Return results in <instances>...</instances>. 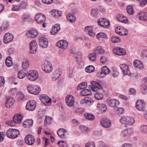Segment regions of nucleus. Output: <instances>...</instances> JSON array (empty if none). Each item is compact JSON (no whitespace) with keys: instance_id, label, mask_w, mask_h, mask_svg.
I'll return each instance as SVG.
<instances>
[{"instance_id":"obj_27","label":"nucleus","mask_w":147,"mask_h":147,"mask_svg":"<svg viewBox=\"0 0 147 147\" xmlns=\"http://www.w3.org/2000/svg\"><path fill=\"white\" fill-rule=\"evenodd\" d=\"M133 63L134 66L135 67L139 69H142L144 67L143 64L139 60H135L134 61Z\"/></svg>"},{"instance_id":"obj_32","label":"nucleus","mask_w":147,"mask_h":147,"mask_svg":"<svg viewBox=\"0 0 147 147\" xmlns=\"http://www.w3.org/2000/svg\"><path fill=\"white\" fill-rule=\"evenodd\" d=\"M97 108L99 109V110L102 113L105 112L107 110V108L105 105L103 103H98L96 106Z\"/></svg>"},{"instance_id":"obj_54","label":"nucleus","mask_w":147,"mask_h":147,"mask_svg":"<svg viewBox=\"0 0 147 147\" xmlns=\"http://www.w3.org/2000/svg\"><path fill=\"white\" fill-rule=\"evenodd\" d=\"M91 15L94 17H96L98 15L97 10L96 9H92L91 11Z\"/></svg>"},{"instance_id":"obj_51","label":"nucleus","mask_w":147,"mask_h":147,"mask_svg":"<svg viewBox=\"0 0 147 147\" xmlns=\"http://www.w3.org/2000/svg\"><path fill=\"white\" fill-rule=\"evenodd\" d=\"M140 131L143 133H147V125H142L140 127Z\"/></svg>"},{"instance_id":"obj_61","label":"nucleus","mask_w":147,"mask_h":147,"mask_svg":"<svg viewBox=\"0 0 147 147\" xmlns=\"http://www.w3.org/2000/svg\"><path fill=\"white\" fill-rule=\"evenodd\" d=\"M5 135V134L3 132H0V142H2L3 141Z\"/></svg>"},{"instance_id":"obj_56","label":"nucleus","mask_w":147,"mask_h":147,"mask_svg":"<svg viewBox=\"0 0 147 147\" xmlns=\"http://www.w3.org/2000/svg\"><path fill=\"white\" fill-rule=\"evenodd\" d=\"M85 147H95V144L92 142H88L86 144Z\"/></svg>"},{"instance_id":"obj_6","label":"nucleus","mask_w":147,"mask_h":147,"mask_svg":"<svg viewBox=\"0 0 147 147\" xmlns=\"http://www.w3.org/2000/svg\"><path fill=\"white\" fill-rule=\"evenodd\" d=\"M43 70L47 73H49L52 70V66L50 62L46 61H44L42 66Z\"/></svg>"},{"instance_id":"obj_21","label":"nucleus","mask_w":147,"mask_h":147,"mask_svg":"<svg viewBox=\"0 0 147 147\" xmlns=\"http://www.w3.org/2000/svg\"><path fill=\"white\" fill-rule=\"evenodd\" d=\"M39 44L42 48H46L47 47L48 43L46 38L42 37L39 39Z\"/></svg>"},{"instance_id":"obj_35","label":"nucleus","mask_w":147,"mask_h":147,"mask_svg":"<svg viewBox=\"0 0 147 147\" xmlns=\"http://www.w3.org/2000/svg\"><path fill=\"white\" fill-rule=\"evenodd\" d=\"M84 116L87 119L90 120H93L94 119V117L91 113H86L84 114Z\"/></svg>"},{"instance_id":"obj_40","label":"nucleus","mask_w":147,"mask_h":147,"mask_svg":"<svg viewBox=\"0 0 147 147\" xmlns=\"http://www.w3.org/2000/svg\"><path fill=\"white\" fill-rule=\"evenodd\" d=\"M27 74L23 70H20L19 71L18 74V78L19 79H22L25 76H27Z\"/></svg>"},{"instance_id":"obj_64","label":"nucleus","mask_w":147,"mask_h":147,"mask_svg":"<svg viewBox=\"0 0 147 147\" xmlns=\"http://www.w3.org/2000/svg\"><path fill=\"white\" fill-rule=\"evenodd\" d=\"M75 111V112L77 113L80 114L83 112V109L80 108H78L76 109Z\"/></svg>"},{"instance_id":"obj_37","label":"nucleus","mask_w":147,"mask_h":147,"mask_svg":"<svg viewBox=\"0 0 147 147\" xmlns=\"http://www.w3.org/2000/svg\"><path fill=\"white\" fill-rule=\"evenodd\" d=\"M5 63L7 66L9 67H11L13 64L11 58L10 57H7L6 59Z\"/></svg>"},{"instance_id":"obj_15","label":"nucleus","mask_w":147,"mask_h":147,"mask_svg":"<svg viewBox=\"0 0 147 147\" xmlns=\"http://www.w3.org/2000/svg\"><path fill=\"white\" fill-rule=\"evenodd\" d=\"M115 32L121 35H126L128 33V31L123 27L119 26L115 29Z\"/></svg>"},{"instance_id":"obj_8","label":"nucleus","mask_w":147,"mask_h":147,"mask_svg":"<svg viewBox=\"0 0 147 147\" xmlns=\"http://www.w3.org/2000/svg\"><path fill=\"white\" fill-rule=\"evenodd\" d=\"M40 100L41 102L45 105H50L51 99L45 94L41 95L40 97Z\"/></svg>"},{"instance_id":"obj_3","label":"nucleus","mask_w":147,"mask_h":147,"mask_svg":"<svg viewBox=\"0 0 147 147\" xmlns=\"http://www.w3.org/2000/svg\"><path fill=\"white\" fill-rule=\"evenodd\" d=\"M38 74L35 70H31L29 71L27 75V79L29 81H33L36 80L38 78Z\"/></svg>"},{"instance_id":"obj_50","label":"nucleus","mask_w":147,"mask_h":147,"mask_svg":"<svg viewBox=\"0 0 147 147\" xmlns=\"http://www.w3.org/2000/svg\"><path fill=\"white\" fill-rule=\"evenodd\" d=\"M106 19L105 18H100L97 21V23L99 25H100L101 26L103 27L105 22H106Z\"/></svg>"},{"instance_id":"obj_42","label":"nucleus","mask_w":147,"mask_h":147,"mask_svg":"<svg viewBox=\"0 0 147 147\" xmlns=\"http://www.w3.org/2000/svg\"><path fill=\"white\" fill-rule=\"evenodd\" d=\"M87 86V85L86 82H83L78 85L77 87V89L78 90H80L85 89Z\"/></svg>"},{"instance_id":"obj_52","label":"nucleus","mask_w":147,"mask_h":147,"mask_svg":"<svg viewBox=\"0 0 147 147\" xmlns=\"http://www.w3.org/2000/svg\"><path fill=\"white\" fill-rule=\"evenodd\" d=\"M127 12L131 14H132L134 13V10L132 6L131 5H128L127 7Z\"/></svg>"},{"instance_id":"obj_17","label":"nucleus","mask_w":147,"mask_h":147,"mask_svg":"<svg viewBox=\"0 0 147 147\" xmlns=\"http://www.w3.org/2000/svg\"><path fill=\"white\" fill-rule=\"evenodd\" d=\"M107 103L109 106L112 107H114L119 105V102L116 99H113L108 100Z\"/></svg>"},{"instance_id":"obj_5","label":"nucleus","mask_w":147,"mask_h":147,"mask_svg":"<svg viewBox=\"0 0 147 147\" xmlns=\"http://www.w3.org/2000/svg\"><path fill=\"white\" fill-rule=\"evenodd\" d=\"M133 133L132 130L131 128L125 129L121 131L120 136L125 139L127 140L129 138Z\"/></svg>"},{"instance_id":"obj_49","label":"nucleus","mask_w":147,"mask_h":147,"mask_svg":"<svg viewBox=\"0 0 147 147\" xmlns=\"http://www.w3.org/2000/svg\"><path fill=\"white\" fill-rule=\"evenodd\" d=\"M111 40L112 42L115 43L119 42L120 41V39L118 36H113L112 37Z\"/></svg>"},{"instance_id":"obj_31","label":"nucleus","mask_w":147,"mask_h":147,"mask_svg":"<svg viewBox=\"0 0 147 147\" xmlns=\"http://www.w3.org/2000/svg\"><path fill=\"white\" fill-rule=\"evenodd\" d=\"M116 18L117 20L121 22L126 23L128 22V19L126 17L120 14H119L117 16Z\"/></svg>"},{"instance_id":"obj_53","label":"nucleus","mask_w":147,"mask_h":147,"mask_svg":"<svg viewBox=\"0 0 147 147\" xmlns=\"http://www.w3.org/2000/svg\"><path fill=\"white\" fill-rule=\"evenodd\" d=\"M106 36V34L103 32H100L98 33L96 35V37L99 39L100 38H105Z\"/></svg>"},{"instance_id":"obj_57","label":"nucleus","mask_w":147,"mask_h":147,"mask_svg":"<svg viewBox=\"0 0 147 147\" xmlns=\"http://www.w3.org/2000/svg\"><path fill=\"white\" fill-rule=\"evenodd\" d=\"M29 65V62L27 61H23L22 63V67L24 69L27 68Z\"/></svg>"},{"instance_id":"obj_33","label":"nucleus","mask_w":147,"mask_h":147,"mask_svg":"<svg viewBox=\"0 0 147 147\" xmlns=\"http://www.w3.org/2000/svg\"><path fill=\"white\" fill-rule=\"evenodd\" d=\"M33 120L31 119L26 120L23 123V126L26 128H28L32 126L33 124Z\"/></svg>"},{"instance_id":"obj_39","label":"nucleus","mask_w":147,"mask_h":147,"mask_svg":"<svg viewBox=\"0 0 147 147\" xmlns=\"http://www.w3.org/2000/svg\"><path fill=\"white\" fill-rule=\"evenodd\" d=\"M141 92L143 94H145L147 93V86L145 84H142L141 86Z\"/></svg>"},{"instance_id":"obj_36","label":"nucleus","mask_w":147,"mask_h":147,"mask_svg":"<svg viewBox=\"0 0 147 147\" xmlns=\"http://www.w3.org/2000/svg\"><path fill=\"white\" fill-rule=\"evenodd\" d=\"M110 72V70L106 66H104L102 68V72L100 74L106 75L109 74Z\"/></svg>"},{"instance_id":"obj_24","label":"nucleus","mask_w":147,"mask_h":147,"mask_svg":"<svg viewBox=\"0 0 147 147\" xmlns=\"http://www.w3.org/2000/svg\"><path fill=\"white\" fill-rule=\"evenodd\" d=\"M57 134L60 137L64 138L67 134V131L64 129L60 128L57 131Z\"/></svg>"},{"instance_id":"obj_60","label":"nucleus","mask_w":147,"mask_h":147,"mask_svg":"<svg viewBox=\"0 0 147 147\" xmlns=\"http://www.w3.org/2000/svg\"><path fill=\"white\" fill-rule=\"evenodd\" d=\"M100 61L101 63L104 64L107 61V59L104 56H101L100 57Z\"/></svg>"},{"instance_id":"obj_19","label":"nucleus","mask_w":147,"mask_h":147,"mask_svg":"<svg viewBox=\"0 0 147 147\" xmlns=\"http://www.w3.org/2000/svg\"><path fill=\"white\" fill-rule=\"evenodd\" d=\"M30 52L32 53H34L37 51V44L34 40H32L30 44Z\"/></svg>"},{"instance_id":"obj_58","label":"nucleus","mask_w":147,"mask_h":147,"mask_svg":"<svg viewBox=\"0 0 147 147\" xmlns=\"http://www.w3.org/2000/svg\"><path fill=\"white\" fill-rule=\"evenodd\" d=\"M18 96L19 98L21 100H22L24 97V95L23 93L21 91L19 92L18 93Z\"/></svg>"},{"instance_id":"obj_47","label":"nucleus","mask_w":147,"mask_h":147,"mask_svg":"<svg viewBox=\"0 0 147 147\" xmlns=\"http://www.w3.org/2000/svg\"><path fill=\"white\" fill-rule=\"evenodd\" d=\"M94 97L96 99L98 100H101L103 98V94L100 93H96L94 95Z\"/></svg>"},{"instance_id":"obj_34","label":"nucleus","mask_w":147,"mask_h":147,"mask_svg":"<svg viewBox=\"0 0 147 147\" xmlns=\"http://www.w3.org/2000/svg\"><path fill=\"white\" fill-rule=\"evenodd\" d=\"M91 94L90 90L84 89H82L80 92V95L82 96H87Z\"/></svg>"},{"instance_id":"obj_25","label":"nucleus","mask_w":147,"mask_h":147,"mask_svg":"<svg viewBox=\"0 0 147 147\" xmlns=\"http://www.w3.org/2000/svg\"><path fill=\"white\" fill-rule=\"evenodd\" d=\"M14 100L11 97H8L7 98L5 102V105L6 107L9 108H11L13 105Z\"/></svg>"},{"instance_id":"obj_46","label":"nucleus","mask_w":147,"mask_h":147,"mask_svg":"<svg viewBox=\"0 0 147 147\" xmlns=\"http://www.w3.org/2000/svg\"><path fill=\"white\" fill-rule=\"evenodd\" d=\"M96 53H92L89 55V58L91 61H94L96 59Z\"/></svg>"},{"instance_id":"obj_29","label":"nucleus","mask_w":147,"mask_h":147,"mask_svg":"<svg viewBox=\"0 0 147 147\" xmlns=\"http://www.w3.org/2000/svg\"><path fill=\"white\" fill-rule=\"evenodd\" d=\"M22 118L21 115H16L13 118V121L16 123H20L22 122Z\"/></svg>"},{"instance_id":"obj_59","label":"nucleus","mask_w":147,"mask_h":147,"mask_svg":"<svg viewBox=\"0 0 147 147\" xmlns=\"http://www.w3.org/2000/svg\"><path fill=\"white\" fill-rule=\"evenodd\" d=\"M96 52L100 54H102L104 53V51L101 47H97L96 49Z\"/></svg>"},{"instance_id":"obj_48","label":"nucleus","mask_w":147,"mask_h":147,"mask_svg":"<svg viewBox=\"0 0 147 147\" xmlns=\"http://www.w3.org/2000/svg\"><path fill=\"white\" fill-rule=\"evenodd\" d=\"M115 113L118 114H122L124 112L123 109L121 107H117L115 109Z\"/></svg>"},{"instance_id":"obj_11","label":"nucleus","mask_w":147,"mask_h":147,"mask_svg":"<svg viewBox=\"0 0 147 147\" xmlns=\"http://www.w3.org/2000/svg\"><path fill=\"white\" fill-rule=\"evenodd\" d=\"M136 107L137 109L139 111H144L145 110V107L144 101L141 100H138L136 103Z\"/></svg>"},{"instance_id":"obj_12","label":"nucleus","mask_w":147,"mask_h":147,"mask_svg":"<svg viewBox=\"0 0 147 147\" xmlns=\"http://www.w3.org/2000/svg\"><path fill=\"white\" fill-rule=\"evenodd\" d=\"M56 45L60 48L63 50L65 49L67 47L68 42L65 40H61L57 42Z\"/></svg>"},{"instance_id":"obj_7","label":"nucleus","mask_w":147,"mask_h":147,"mask_svg":"<svg viewBox=\"0 0 147 147\" xmlns=\"http://www.w3.org/2000/svg\"><path fill=\"white\" fill-rule=\"evenodd\" d=\"M36 107V102L35 100H30L27 103L26 109L29 111H32L34 110Z\"/></svg>"},{"instance_id":"obj_10","label":"nucleus","mask_w":147,"mask_h":147,"mask_svg":"<svg viewBox=\"0 0 147 147\" xmlns=\"http://www.w3.org/2000/svg\"><path fill=\"white\" fill-rule=\"evenodd\" d=\"M67 105L69 107H72L74 103V98L72 95H67L65 99Z\"/></svg>"},{"instance_id":"obj_55","label":"nucleus","mask_w":147,"mask_h":147,"mask_svg":"<svg viewBox=\"0 0 147 147\" xmlns=\"http://www.w3.org/2000/svg\"><path fill=\"white\" fill-rule=\"evenodd\" d=\"M80 127L81 131L84 132H87L88 131V128L84 125H81L80 126Z\"/></svg>"},{"instance_id":"obj_62","label":"nucleus","mask_w":147,"mask_h":147,"mask_svg":"<svg viewBox=\"0 0 147 147\" xmlns=\"http://www.w3.org/2000/svg\"><path fill=\"white\" fill-rule=\"evenodd\" d=\"M113 76L114 77H117L119 75V72L116 69H113L112 72Z\"/></svg>"},{"instance_id":"obj_41","label":"nucleus","mask_w":147,"mask_h":147,"mask_svg":"<svg viewBox=\"0 0 147 147\" xmlns=\"http://www.w3.org/2000/svg\"><path fill=\"white\" fill-rule=\"evenodd\" d=\"M32 20L30 16L28 15L23 16L22 18V21L23 22H28L31 21Z\"/></svg>"},{"instance_id":"obj_14","label":"nucleus","mask_w":147,"mask_h":147,"mask_svg":"<svg viewBox=\"0 0 147 147\" xmlns=\"http://www.w3.org/2000/svg\"><path fill=\"white\" fill-rule=\"evenodd\" d=\"M100 123L103 127L106 128L109 127L111 125V122L109 118H104L100 120Z\"/></svg>"},{"instance_id":"obj_63","label":"nucleus","mask_w":147,"mask_h":147,"mask_svg":"<svg viewBox=\"0 0 147 147\" xmlns=\"http://www.w3.org/2000/svg\"><path fill=\"white\" fill-rule=\"evenodd\" d=\"M18 89L17 88H13L10 89L9 91V92L11 94H14L16 93Z\"/></svg>"},{"instance_id":"obj_9","label":"nucleus","mask_w":147,"mask_h":147,"mask_svg":"<svg viewBox=\"0 0 147 147\" xmlns=\"http://www.w3.org/2000/svg\"><path fill=\"white\" fill-rule=\"evenodd\" d=\"M35 20L38 23H42L45 22L46 18L43 14L42 13H38L35 16Z\"/></svg>"},{"instance_id":"obj_20","label":"nucleus","mask_w":147,"mask_h":147,"mask_svg":"<svg viewBox=\"0 0 147 147\" xmlns=\"http://www.w3.org/2000/svg\"><path fill=\"white\" fill-rule=\"evenodd\" d=\"M113 51L114 53L119 55H124L126 53V51L124 49L120 48L114 49Z\"/></svg>"},{"instance_id":"obj_18","label":"nucleus","mask_w":147,"mask_h":147,"mask_svg":"<svg viewBox=\"0 0 147 147\" xmlns=\"http://www.w3.org/2000/svg\"><path fill=\"white\" fill-rule=\"evenodd\" d=\"M13 38V35L7 33L5 34L3 38V42L5 44L8 43L12 41Z\"/></svg>"},{"instance_id":"obj_22","label":"nucleus","mask_w":147,"mask_h":147,"mask_svg":"<svg viewBox=\"0 0 147 147\" xmlns=\"http://www.w3.org/2000/svg\"><path fill=\"white\" fill-rule=\"evenodd\" d=\"M91 89L93 91H97L98 89H100L102 88L101 86L98 82L95 81H92L91 83Z\"/></svg>"},{"instance_id":"obj_4","label":"nucleus","mask_w":147,"mask_h":147,"mask_svg":"<svg viewBox=\"0 0 147 147\" xmlns=\"http://www.w3.org/2000/svg\"><path fill=\"white\" fill-rule=\"evenodd\" d=\"M19 134V131L17 129H9L7 132L6 135L8 138L14 139L17 138Z\"/></svg>"},{"instance_id":"obj_1","label":"nucleus","mask_w":147,"mask_h":147,"mask_svg":"<svg viewBox=\"0 0 147 147\" xmlns=\"http://www.w3.org/2000/svg\"><path fill=\"white\" fill-rule=\"evenodd\" d=\"M27 89L29 93L35 95L38 94L40 91V87L37 85H29L27 86Z\"/></svg>"},{"instance_id":"obj_16","label":"nucleus","mask_w":147,"mask_h":147,"mask_svg":"<svg viewBox=\"0 0 147 147\" xmlns=\"http://www.w3.org/2000/svg\"><path fill=\"white\" fill-rule=\"evenodd\" d=\"M38 35L37 31L35 30H31L28 31L26 33V35L30 38H34Z\"/></svg>"},{"instance_id":"obj_2","label":"nucleus","mask_w":147,"mask_h":147,"mask_svg":"<svg viewBox=\"0 0 147 147\" xmlns=\"http://www.w3.org/2000/svg\"><path fill=\"white\" fill-rule=\"evenodd\" d=\"M120 121L122 123L132 125L134 123L135 121L134 118L132 117L123 116L120 119Z\"/></svg>"},{"instance_id":"obj_38","label":"nucleus","mask_w":147,"mask_h":147,"mask_svg":"<svg viewBox=\"0 0 147 147\" xmlns=\"http://www.w3.org/2000/svg\"><path fill=\"white\" fill-rule=\"evenodd\" d=\"M138 17L140 20H143L145 21H147V13H140L138 15Z\"/></svg>"},{"instance_id":"obj_43","label":"nucleus","mask_w":147,"mask_h":147,"mask_svg":"<svg viewBox=\"0 0 147 147\" xmlns=\"http://www.w3.org/2000/svg\"><path fill=\"white\" fill-rule=\"evenodd\" d=\"M53 16L55 17H58L60 16V12L57 10H52L51 11Z\"/></svg>"},{"instance_id":"obj_44","label":"nucleus","mask_w":147,"mask_h":147,"mask_svg":"<svg viewBox=\"0 0 147 147\" xmlns=\"http://www.w3.org/2000/svg\"><path fill=\"white\" fill-rule=\"evenodd\" d=\"M85 70L86 72L90 73L94 71V68L92 65H89L85 68Z\"/></svg>"},{"instance_id":"obj_28","label":"nucleus","mask_w":147,"mask_h":147,"mask_svg":"<svg viewBox=\"0 0 147 147\" xmlns=\"http://www.w3.org/2000/svg\"><path fill=\"white\" fill-rule=\"evenodd\" d=\"M61 74L59 69H56L53 73L52 76V78L53 80H57L60 77Z\"/></svg>"},{"instance_id":"obj_26","label":"nucleus","mask_w":147,"mask_h":147,"mask_svg":"<svg viewBox=\"0 0 147 147\" xmlns=\"http://www.w3.org/2000/svg\"><path fill=\"white\" fill-rule=\"evenodd\" d=\"M60 29V28L59 25L55 24L51 30L50 33L52 35H55L59 31Z\"/></svg>"},{"instance_id":"obj_30","label":"nucleus","mask_w":147,"mask_h":147,"mask_svg":"<svg viewBox=\"0 0 147 147\" xmlns=\"http://www.w3.org/2000/svg\"><path fill=\"white\" fill-rule=\"evenodd\" d=\"M67 20L71 23H74L76 20V17L73 13H69L67 16Z\"/></svg>"},{"instance_id":"obj_23","label":"nucleus","mask_w":147,"mask_h":147,"mask_svg":"<svg viewBox=\"0 0 147 147\" xmlns=\"http://www.w3.org/2000/svg\"><path fill=\"white\" fill-rule=\"evenodd\" d=\"M120 67L124 74L129 75L130 73L128 66L125 64H122L120 65Z\"/></svg>"},{"instance_id":"obj_45","label":"nucleus","mask_w":147,"mask_h":147,"mask_svg":"<svg viewBox=\"0 0 147 147\" xmlns=\"http://www.w3.org/2000/svg\"><path fill=\"white\" fill-rule=\"evenodd\" d=\"M86 104L88 105H92L94 102L93 100L90 97H86Z\"/></svg>"},{"instance_id":"obj_13","label":"nucleus","mask_w":147,"mask_h":147,"mask_svg":"<svg viewBox=\"0 0 147 147\" xmlns=\"http://www.w3.org/2000/svg\"><path fill=\"white\" fill-rule=\"evenodd\" d=\"M25 143L29 145H32L35 142V138L34 136L31 135H27L25 138Z\"/></svg>"}]
</instances>
